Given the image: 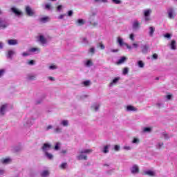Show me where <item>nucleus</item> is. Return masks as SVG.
I'll return each instance as SVG.
<instances>
[{
	"instance_id": "obj_36",
	"label": "nucleus",
	"mask_w": 177,
	"mask_h": 177,
	"mask_svg": "<svg viewBox=\"0 0 177 177\" xmlns=\"http://www.w3.org/2000/svg\"><path fill=\"white\" fill-rule=\"evenodd\" d=\"M138 66L140 68H143V67H145V63H143V61H138Z\"/></svg>"
},
{
	"instance_id": "obj_58",
	"label": "nucleus",
	"mask_w": 177,
	"mask_h": 177,
	"mask_svg": "<svg viewBox=\"0 0 177 177\" xmlns=\"http://www.w3.org/2000/svg\"><path fill=\"white\" fill-rule=\"evenodd\" d=\"M64 16H66V14L61 15L58 17L59 20H62L64 19Z\"/></svg>"
},
{
	"instance_id": "obj_12",
	"label": "nucleus",
	"mask_w": 177,
	"mask_h": 177,
	"mask_svg": "<svg viewBox=\"0 0 177 177\" xmlns=\"http://www.w3.org/2000/svg\"><path fill=\"white\" fill-rule=\"evenodd\" d=\"M16 55V51L15 50H8L7 53V59H13V55Z\"/></svg>"
},
{
	"instance_id": "obj_62",
	"label": "nucleus",
	"mask_w": 177,
	"mask_h": 177,
	"mask_svg": "<svg viewBox=\"0 0 177 177\" xmlns=\"http://www.w3.org/2000/svg\"><path fill=\"white\" fill-rule=\"evenodd\" d=\"M5 174V169H0V175H3Z\"/></svg>"
},
{
	"instance_id": "obj_49",
	"label": "nucleus",
	"mask_w": 177,
	"mask_h": 177,
	"mask_svg": "<svg viewBox=\"0 0 177 177\" xmlns=\"http://www.w3.org/2000/svg\"><path fill=\"white\" fill-rule=\"evenodd\" d=\"M124 46L127 48V49H129V50H131V49L133 48L131 46H130L129 44H128V43H126L124 44Z\"/></svg>"
},
{
	"instance_id": "obj_34",
	"label": "nucleus",
	"mask_w": 177,
	"mask_h": 177,
	"mask_svg": "<svg viewBox=\"0 0 177 177\" xmlns=\"http://www.w3.org/2000/svg\"><path fill=\"white\" fill-rule=\"evenodd\" d=\"M99 107H100L99 104H95L92 106V109H93L95 111H97L99 110Z\"/></svg>"
},
{
	"instance_id": "obj_53",
	"label": "nucleus",
	"mask_w": 177,
	"mask_h": 177,
	"mask_svg": "<svg viewBox=\"0 0 177 177\" xmlns=\"http://www.w3.org/2000/svg\"><path fill=\"white\" fill-rule=\"evenodd\" d=\"M114 149L115 151H120V145H115Z\"/></svg>"
},
{
	"instance_id": "obj_44",
	"label": "nucleus",
	"mask_w": 177,
	"mask_h": 177,
	"mask_svg": "<svg viewBox=\"0 0 177 177\" xmlns=\"http://www.w3.org/2000/svg\"><path fill=\"white\" fill-rule=\"evenodd\" d=\"M83 84L84 86H89V85L91 84V81L89 80L84 81Z\"/></svg>"
},
{
	"instance_id": "obj_63",
	"label": "nucleus",
	"mask_w": 177,
	"mask_h": 177,
	"mask_svg": "<svg viewBox=\"0 0 177 177\" xmlns=\"http://www.w3.org/2000/svg\"><path fill=\"white\" fill-rule=\"evenodd\" d=\"M45 8L46 9H48V10L50 9V4L49 3L46 4Z\"/></svg>"
},
{
	"instance_id": "obj_29",
	"label": "nucleus",
	"mask_w": 177,
	"mask_h": 177,
	"mask_svg": "<svg viewBox=\"0 0 177 177\" xmlns=\"http://www.w3.org/2000/svg\"><path fill=\"white\" fill-rule=\"evenodd\" d=\"M125 60H127L126 57H122L118 62L117 64H122L123 63L125 62Z\"/></svg>"
},
{
	"instance_id": "obj_6",
	"label": "nucleus",
	"mask_w": 177,
	"mask_h": 177,
	"mask_svg": "<svg viewBox=\"0 0 177 177\" xmlns=\"http://www.w3.org/2000/svg\"><path fill=\"white\" fill-rule=\"evenodd\" d=\"M52 145L49 143H44L41 147L42 151H44V154L48 153L49 150H50Z\"/></svg>"
},
{
	"instance_id": "obj_55",
	"label": "nucleus",
	"mask_w": 177,
	"mask_h": 177,
	"mask_svg": "<svg viewBox=\"0 0 177 177\" xmlns=\"http://www.w3.org/2000/svg\"><path fill=\"white\" fill-rule=\"evenodd\" d=\"M5 74V69H1L0 70V77H2Z\"/></svg>"
},
{
	"instance_id": "obj_1",
	"label": "nucleus",
	"mask_w": 177,
	"mask_h": 177,
	"mask_svg": "<svg viewBox=\"0 0 177 177\" xmlns=\"http://www.w3.org/2000/svg\"><path fill=\"white\" fill-rule=\"evenodd\" d=\"M92 149H83L80 151V154L77 156V160H88L86 154H91Z\"/></svg>"
},
{
	"instance_id": "obj_9",
	"label": "nucleus",
	"mask_w": 177,
	"mask_h": 177,
	"mask_svg": "<svg viewBox=\"0 0 177 177\" xmlns=\"http://www.w3.org/2000/svg\"><path fill=\"white\" fill-rule=\"evenodd\" d=\"M141 50L142 53L146 55V53H148L150 51V47L147 44L142 45L141 46Z\"/></svg>"
},
{
	"instance_id": "obj_35",
	"label": "nucleus",
	"mask_w": 177,
	"mask_h": 177,
	"mask_svg": "<svg viewBox=\"0 0 177 177\" xmlns=\"http://www.w3.org/2000/svg\"><path fill=\"white\" fill-rule=\"evenodd\" d=\"M142 131L145 133L151 132V127H144Z\"/></svg>"
},
{
	"instance_id": "obj_2",
	"label": "nucleus",
	"mask_w": 177,
	"mask_h": 177,
	"mask_svg": "<svg viewBox=\"0 0 177 177\" xmlns=\"http://www.w3.org/2000/svg\"><path fill=\"white\" fill-rule=\"evenodd\" d=\"M167 17L170 19V20H174L175 17H176V12H175V8L170 7L167 10Z\"/></svg>"
},
{
	"instance_id": "obj_47",
	"label": "nucleus",
	"mask_w": 177,
	"mask_h": 177,
	"mask_svg": "<svg viewBox=\"0 0 177 177\" xmlns=\"http://www.w3.org/2000/svg\"><path fill=\"white\" fill-rule=\"evenodd\" d=\"M67 15L69 17H71V16H73V15H74V12L73 11V10H71L68 11Z\"/></svg>"
},
{
	"instance_id": "obj_15",
	"label": "nucleus",
	"mask_w": 177,
	"mask_h": 177,
	"mask_svg": "<svg viewBox=\"0 0 177 177\" xmlns=\"http://www.w3.org/2000/svg\"><path fill=\"white\" fill-rule=\"evenodd\" d=\"M11 11L12 13H15L16 16H21L23 15L21 11L19 10L17 8L15 7L11 8Z\"/></svg>"
},
{
	"instance_id": "obj_31",
	"label": "nucleus",
	"mask_w": 177,
	"mask_h": 177,
	"mask_svg": "<svg viewBox=\"0 0 177 177\" xmlns=\"http://www.w3.org/2000/svg\"><path fill=\"white\" fill-rule=\"evenodd\" d=\"M42 177H48L49 176V171L47 170H44L41 172Z\"/></svg>"
},
{
	"instance_id": "obj_14",
	"label": "nucleus",
	"mask_w": 177,
	"mask_h": 177,
	"mask_svg": "<svg viewBox=\"0 0 177 177\" xmlns=\"http://www.w3.org/2000/svg\"><path fill=\"white\" fill-rule=\"evenodd\" d=\"M133 30H139L140 27V23L138 21V20H135L132 24Z\"/></svg>"
},
{
	"instance_id": "obj_21",
	"label": "nucleus",
	"mask_w": 177,
	"mask_h": 177,
	"mask_svg": "<svg viewBox=\"0 0 177 177\" xmlns=\"http://www.w3.org/2000/svg\"><path fill=\"white\" fill-rule=\"evenodd\" d=\"M55 133H62L63 132V127L61 126H57L56 128L54 129Z\"/></svg>"
},
{
	"instance_id": "obj_17",
	"label": "nucleus",
	"mask_w": 177,
	"mask_h": 177,
	"mask_svg": "<svg viewBox=\"0 0 177 177\" xmlns=\"http://www.w3.org/2000/svg\"><path fill=\"white\" fill-rule=\"evenodd\" d=\"M110 147H111L110 145H104L102 149V153H104V154H107L110 151H109Z\"/></svg>"
},
{
	"instance_id": "obj_41",
	"label": "nucleus",
	"mask_w": 177,
	"mask_h": 177,
	"mask_svg": "<svg viewBox=\"0 0 177 177\" xmlns=\"http://www.w3.org/2000/svg\"><path fill=\"white\" fill-rule=\"evenodd\" d=\"M162 146H164V143L162 142H158L157 145H156V148L157 149H161L162 147Z\"/></svg>"
},
{
	"instance_id": "obj_61",
	"label": "nucleus",
	"mask_w": 177,
	"mask_h": 177,
	"mask_svg": "<svg viewBox=\"0 0 177 177\" xmlns=\"http://www.w3.org/2000/svg\"><path fill=\"white\" fill-rule=\"evenodd\" d=\"M53 128V126L52 125H48L46 127V131H49L50 129H52Z\"/></svg>"
},
{
	"instance_id": "obj_23",
	"label": "nucleus",
	"mask_w": 177,
	"mask_h": 177,
	"mask_svg": "<svg viewBox=\"0 0 177 177\" xmlns=\"http://www.w3.org/2000/svg\"><path fill=\"white\" fill-rule=\"evenodd\" d=\"M127 111H138V109H136L133 106L129 105L127 106Z\"/></svg>"
},
{
	"instance_id": "obj_19",
	"label": "nucleus",
	"mask_w": 177,
	"mask_h": 177,
	"mask_svg": "<svg viewBox=\"0 0 177 177\" xmlns=\"http://www.w3.org/2000/svg\"><path fill=\"white\" fill-rule=\"evenodd\" d=\"M10 162H12V159L10 158H6L1 160V164L6 165V164H10Z\"/></svg>"
},
{
	"instance_id": "obj_52",
	"label": "nucleus",
	"mask_w": 177,
	"mask_h": 177,
	"mask_svg": "<svg viewBox=\"0 0 177 177\" xmlns=\"http://www.w3.org/2000/svg\"><path fill=\"white\" fill-rule=\"evenodd\" d=\"M112 1L113 2V3H115L116 5H120V3H121L120 0H112Z\"/></svg>"
},
{
	"instance_id": "obj_32",
	"label": "nucleus",
	"mask_w": 177,
	"mask_h": 177,
	"mask_svg": "<svg viewBox=\"0 0 177 177\" xmlns=\"http://www.w3.org/2000/svg\"><path fill=\"white\" fill-rule=\"evenodd\" d=\"M37 78V76L35 75H28V80L30 81H34Z\"/></svg>"
},
{
	"instance_id": "obj_10",
	"label": "nucleus",
	"mask_w": 177,
	"mask_h": 177,
	"mask_svg": "<svg viewBox=\"0 0 177 177\" xmlns=\"http://www.w3.org/2000/svg\"><path fill=\"white\" fill-rule=\"evenodd\" d=\"M39 41L41 45H43V46L48 44V40L46 39V38H45V37H44V35L39 36Z\"/></svg>"
},
{
	"instance_id": "obj_38",
	"label": "nucleus",
	"mask_w": 177,
	"mask_h": 177,
	"mask_svg": "<svg viewBox=\"0 0 177 177\" xmlns=\"http://www.w3.org/2000/svg\"><path fill=\"white\" fill-rule=\"evenodd\" d=\"M48 19H49V17H45L41 18L40 21H41V23H46V21H48Z\"/></svg>"
},
{
	"instance_id": "obj_3",
	"label": "nucleus",
	"mask_w": 177,
	"mask_h": 177,
	"mask_svg": "<svg viewBox=\"0 0 177 177\" xmlns=\"http://www.w3.org/2000/svg\"><path fill=\"white\" fill-rule=\"evenodd\" d=\"M35 119L31 118H26L24 120V127L25 128H30V127L34 125V120Z\"/></svg>"
},
{
	"instance_id": "obj_37",
	"label": "nucleus",
	"mask_w": 177,
	"mask_h": 177,
	"mask_svg": "<svg viewBox=\"0 0 177 177\" xmlns=\"http://www.w3.org/2000/svg\"><path fill=\"white\" fill-rule=\"evenodd\" d=\"M77 23L78 26H84V24H85V21H84V19H78Z\"/></svg>"
},
{
	"instance_id": "obj_60",
	"label": "nucleus",
	"mask_w": 177,
	"mask_h": 177,
	"mask_svg": "<svg viewBox=\"0 0 177 177\" xmlns=\"http://www.w3.org/2000/svg\"><path fill=\"white\" fill-rule=\"evenodd\" d=\"M99 46H100V48H101V49H104V45H103V44H102V43H99Z\"/></svg>"
},
{
	"instance_id": "obj_54",
	"label": "nucleus",
	"mask_w": 177,
	"mask_h": 177,
	"mask_svg": "<svg viewBox=\"0 0 177 177\" xmlns=\"http://www.w3.org/2000/svg\"><path fill=\"white\" fill-rule=\"evenodd\" d=\"M28 64H29V66H34L35 64V61L34 60H30L28 62Z\"/></svg>"
},
{
	"instance_id": "obj_40",
	"label": "nucleus",
	"mask_w": 177,
	"mask_h": 177,
	"mask_svg": "<svg viewBox=\"0 0 177 177\" xmlns=\"http://www.w3.org/2000/svg\"><path fill=\"white\" fill-rule=\"evenodd\" d=\"M60 169H66V167H67V163L64 162L60 165Z\"/></svg>"
},
{
	"instance_id": "obj_18",
	"label": "nucleus",
	"mask_w": 177,
	"mask_h": 177,
	"mask_svg": "<svg viewBox=\"0 0 177 177\" xmlns=\"http://www.w3.org/2000/svg\"><path fill=\"white\" fill-rule=\"evenodd\" d=\"M30 53H39L41 52V49L39 48H31L28 50Z\"/></svg>"
},
{
	"instance_id": "obj_46",
	"label": "nucleus",
	"mask_w": 177,
	"mask_h": 177,
	"mask_svg": "<svg viewBox=\"0 0 177 177\" xmlns=\"http://www.w3.org/2000/svg\"><path fill=\"white\" fill-rule=\"evenodd\" d=\"M21 55L24 57H26V56H30V52H28V50L27 52L23 53Z\"/></svg>"
},
{
	"instance_id": "obj_57",
	"label": "nucleus",
	"mask_w": 177,
	"mask_h": 177,
	"mask_svg": "<svg viewBox=\"0 0 177 177\" xmlns=\"http://www.w3.org/2000/svg\"><path fill=\"white\" fill-rule=\"evenodd\" d=\"M123 74L126 75V74H128V68H124L123 69Z\"/></svg>"
},
{
	"instance_id": "obj_11",
	"label": "nucleus",
	"mask_w": 177,
	"mask_h": 177,
	"mask_svg": "<svg viewBox=\"0 0 177 177\" xmlns=\"http://www.w3.org/2000/svg\"><path fill=\"white\" fill-rule=\"evenodd\" d=\"M8 104H4L0 107V115H3L6 113V109H8Z\"/></svg>"
},
{
	"instance_id": "obj_7",
	"label": "nucleus",
	"mask_w": 177,
	"mask_h": 177,
	"mask_svg": "<svg viewBox=\"0 0 177 177\" xmlns=\"http://www.w3.org/2000/svg\"><path fill=\"white\" fill-rule=\"evenodd\" d=\"M131 173L133 174V175H136L139 172V166L138 165H133L130 168Z\"/></svg>"
},
{
	"instance_id": "obj_39",
	"label": "nucleus",
	"mask_w": 177,
	"mask_h": 177,
	"mask_svg": "<svg viewBox=\"0 0 177 177\" xmlns=\"http://www.w3.org/2000/svg\"><path fill=\"white\" fill-rule=\"evenodd\" d=\"M48 68L50 70H56L57 69V66H56L55 64H52L48 67Z\"/></svg>"
},
{
	"instance_id": "obj_42",
	"label": "nucleus",
	"mask_w": 177,
	"mask_h": 177,
	"mask_svg": "<svg viewBox=\"0 0 177 177\" xmlns=\"http://www.w3.org/2000/svg\"><path fill=\"white\" fill-rule=\"evenodd\" d=\"M123 149L129 151V150H132V147L131 146L126 145L123 147Z\"/></svg>"
},
{
	"instance_id": "obj_43",
	"label": "nucleus",
	"mask_w": 177,
	"mask_h": 177,
	"mask_svg": "<svg viewBox=\"0 0 177 177\" xmlns=\"http://www.w3.org/2000/svg\"><path fill=\"white\" fill-rule=\"evenodd\" d=\"M129 39H131V41H135V34L131 33L129 35Z\"/></svg>"
},
{
	"instance_id": "obj_64",
	"label": "nucleus",
	"mask_w": 177,
	"mask_h": 177,
	"mask_svg": "<svg viewBox=\"0 0 177 177\" xmlns=\"http://www.w3.org/2000/svg\"><path fill=\"white\" fill-rule=\"evenodd\" d=\"M165 38H171V35L169 33H167L165 35Z\"/></svg>"
},
{
	"instance_id": "obj_5",
	"label": "nucleus",
	"mask_w": 177,
	"mask_h": 177,
	"mask_svg": "<svg viewBox=\"0 0 177 177\" xmlns=\"http://www.w3.org/2000/svg\"><path fill=\"white\" fill-rule=\"evenodd\" d=\"M150 15H151V10L147 9L144 10V16L145 21H149L150 20Z\"/></svg>"
},
{
	"instance_id": "obj_33",
	"label": "nucleus",
	"mask_w": 177,
	"mask_h": 177,
	"mask_svg": "<svg viewBox=\"0 0 177 177\" xmlns=\"http://www.w3.org/2000/svg\"><path fill=\"white\" fill-rule=\"evenodd\" d=\"M140 142V140H139V138H134L132 140V143L133 145H139Z\"/></svg>"
},
{
	"instance_id": "obj_50",
	"label": "nucleus",
	"mask_w": 177,
	"mask_h": 177,
	"mask_svg": "<svg viewBox=\"0 0 177 177\" xmlns=\"http://www.w3.org/2000/svg\"><path fill=\"white\" fill-rule=\"evenodd\" d=\"M63 9V6L59 5L57 7V12H62V10Z\"/></svg>"
},
{
	"instance_id": "obj_26",
	"label": "nucleus",
	"mask_w": 177,
	"mask_h": 177,
	"mask_svg": "<svg viewBox=\"0 0 177 177\" xmlns=\"http://www.w3.org/2000/svg\"><path fill=\"white\" fill-rule=\"evenodd\" d=\"M118 81H120V77H115L113 80L112 82L110 83L109 86H113V85H115Z\"/></svg>"
},
{
	"instance_id": "obj_30",
	"label": "nucleus",
	"mask_w": 177,
	"mask_h": 177,
	"mask_svg": "<svg viewBox=\"0 0 177 177\" xmlns=\"http://www.w3.org/2000/svg\"><path fill=\"white\" fill-rule=\"evenodd\" d=\"M45 156L48 160H53V155H52V153L46 152Z\"/></svg>"
},
{
	"instance_id": "obj_24",
	"label": "nucleus",
	"mask_w": 177,
	"mask_h": 177,
	"mask_svg": "<svg viewBox=\"0 0 177 177\" xmlns=\"http://www.w3.org/2000/svg\"><path fill=\"white\" fill-rule=\"evenodd\" d=\"M145 175H148V176H154L156 173L153 171L148 170L145 171Z\"/></svg>"
},
{
	"instance_id": "obj_13",
	"label": "nucleus",
	"mask_w": 177,
	"mask_h": 177,
	"mask_svg": "<svg viewBox=\"0 0 177 177\" xmlns=\"http://www.w3.org/2000/svg\"><path fill=\"white\" fill-rule=\"evenodd\" d=\"M59 125L61 127H64V128L68 127L70 125V122L67 120H62L59 122Z\"/></svg>"
},
{
	"instance_id": "obj_45",
	"label": "nucleus",
	"mask_w": 177,
	"mask_h": 177,
	"mask_svg": "<svg viewBox=\"0 0 177 177\" xmlns=\"http://www.w3.org/2000/svg\"><path fill=\"white\" fill-rule=\"evenodd\" d=\"M82 44H88V39H86V37L82 38Z\"/></svg>"
},
{
	"instance_id": "obj_56",
	"label": "nucleus",
	"mask_w": 177,
	"mask_h": 177,
	"mask_svg": "<svg viewBox=\"0 0 177 177\" xmlns=\"http://www.w3.org/2000/svg\"><path fill=\"white\" fill-rule=\"evenodd\" d=\"M90 53H95V48L92 47L88 50Z\"/></svg>"
},
{
	"instance_id": "obj_25",
	"label": "nucleus",
	"mask_w": 177,
	"mask_h": 177,
	"mask_svg": "<svg viewBox=\"0 0 177 177\" xmlns=\"http://www.w3.org/2000/svg\"><path fill=\"white\" fill-rule=\"evenodd\" d=\"M92 64H93L92 60L91 59H86L84 61V66H86V67H91Z\"/></svg>"
},
{
	"instance_id": "obj_28",
	"label": "nucleus",
	"mask_w": 177,
	"mask_h": 177,
	"mask_svg": "<svg viewBox=\"0 0 177 177\" xmlns=\"http://www.w3.org/2000/svg\"><path fill=\"white\" fill-rule=\"evenodd\" d=\"M88 20H89L91 24H93L94 26H97V23L93 24V21L95 20V17H93L92 15H89Z\"/></svg>"
},
{
	"instance_id": "obj_16",
	"label": "nucleus",
	"mask_w": 177,
	"mask_h": 177,
	"mask_svg": "<svg viewBox=\"0 0 177 177\" xmlns=\"http://www.w3.org/2000/svg\"><path fill=\"white\" fill-rule=\"evenodd\" d=\"M8 27V23L3 19L0 18V29L1 28H6Z\"/></svg>"
},
{
	"instance_id": "obj_20",
	"label": "nucleus",
	"mask_w": 177,
	"mask_h": 177,
	"mask_svg": "<svg viewBox=\"0 0 177 177\" xmlns=\"http://www.w3.org/2000/svg\"><path fill=\"white\" fill-rule=\"evenodd\" d=\"M156 31V28L153 26H150L149 28V37H153L154 35V32Z\"/></svg>"
},
{
	"instance_id": "obj_48",
	"label": "nucleus",
	"mask_w": 177,
	"mask_h": 177,
	"mask_svg": "<svg viewBox=\"0 0 177 177\" xmlns=\"http://www.w3.org/2000/svg\"><path fill=\"white\" fill-rule=\"evenodd\" d=\"M60 148V142H57L55 146V150H59Z\"/></svg>"
},
{
	"instance_id": "obj_4",
	"label": "nucleus",
	"mask_w": 177,
	"mask_h": 177,
	"mask_svg": "<svg viewBox=\"0 0 177 177\" xmlns=\"http://www.w3.org/2000/svg\"><path fill=\"white\" fill-rule=\"evenodd\" d=\"M116 44H118L120 48H122V46H124L127 43H125L122 37L119 36L116 37Z\"/></svg>"
},
{
	"instance_id": "obj_27",
	"label": "nucleus",
	"mask_w": 177,
	"mask_h": 177,
	"mask_svg": "<svg viewBox=\"0 0 177 177\" xmlns=\"http://www.w3.org/2000/svg\"><path fill=\"white\" fill-rule=\"evenodd\" d=\"M171 49L175 50L176 49V41L175 40H172L170 44Z\"/></svg>"
},
{
	"instance_id": "obj_8",
	"label": "nucleus",
	"mask_w": 177,
	"mask_h": 177,
	"mask_svg": "<svg viewBox=\"0 0 177 177\" xmlns=\"http://www.w3.org/2000/svg\"><path fill=\"white\" fill-rule=\"evenodd\" d=\"M26 14L28 15V16H34V15H35V12L34 11V10H32V8H31V7L27 6L26 7Z\"/></svg>"
},
{
	"instance_id": "obj_59",
	"label": "nucleus",
	"mask_w": 177,
	"mask_h": 177,
	"mask_svg": "<svg viewBox=\"0 0 177 177\" xmlns=\"http://www.w3.org/2000/svg\"><path fill=\"white\" fill-rule=\"evenodd\" d=\"M132 46H133V48H136L139 47V44H138L137 43H133Z\"/></svg>"
},
{
	"instance_id": "obj_51",
	"label": "nucleus",
	"mask_w": 177,
	"mask_h": 177,
	"mask_svg": "<svg viewBox=\"0 0 177 177\" xmlns=\"http://www.w3.org/2000/svg\"><path fill=\"white\" fill-rule=\"evenodd\" d=\"M96 15H97V11L96 10H93V11H91L90 15L91 16H93L95 17V16H96Z\"/></svg>"
},
{
	"instance_id": "obj_22",
	"label": "nucleus",
	"mask_w": 177,
	"mask_h": 177,
	"mask_svg": "<svg viewBox=\"0 0 177 177\" xmlns=\"http://www.w3.org/2000/svg\"><path fill=\"white\" fill-rule=\"evenodd\" d=\"M8 45H10V46H15V45H17V44H19V41H17V39H9L8 41Z\"/></svg>"
}]
</instances>
